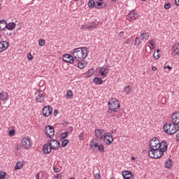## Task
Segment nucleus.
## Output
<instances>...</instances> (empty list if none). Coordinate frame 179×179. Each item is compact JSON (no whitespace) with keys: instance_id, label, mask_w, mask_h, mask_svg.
<instances>
[{"instance_id":"f257e3e1","label":"nucleus","mask_w":179,"mask_h":179,"mask_svg":"<svg viewBox=\"0 0 179 179\" xmlns=\"http://www.w3.org/2000/svg\"><path fill=\"white\" fill-rule=\"evenodd\" d=\"M167 143L162 141L161 143L159 138L154 137L150 141V148L148 149V156L151 159H160L164 152L167 150Z\"/></svg>"},{"instance_id":"f03ea898","label":"nucleus","mask_w":179,"mask_h":179,"mask_svg":"<svg viewBox=\"0 0 179 179\" xmlns=\"http://www.w3.org/2000/svg\"><path fill=\"white\" fill-rule=\"evenodd\" d=\"M72 55L76 61L80 62L83 59H86L87 57V50L86 48H75L72 51Z\"/></svg>"},{"instance_id":"7ed1b4c3","label":"nucleus","mask_w":179,"mask_h":179,"mask_svg":"<svg viewBox=\"0 0 179 179\" xmlns=\"http://www.w3.org/2000/svg\"><path fill=\"white\" fill-rule=\"evenodd\" d=\"M164 131L168 135H174L179 131V127L174 124V123H166L163 127Z\"/></svg>"},{"instance_id":"20e7f679","label":"nucleus","mask_w":179,"mask_h":179,"mask_svg":"<svg viewBox=\"0 0 179 179\" xmlns=\"http://www.w3.org/2000/svg\"><path fill=\"white\" fill-rule=\"evenodd\" d=\"M108 106L110 110H108V113H111V111H114L115 113L117 112V110L121 107L120 105V101H118L117 99H112L111 102H108Z\"/></svg>"},{"instance_id":"39448f33","label":"nucleus","mask_w":179,"mask_h":179,"mask_svg":"<svg viewBox=\"0 0 179 179\" xmlns=\"http://www.w3.org/2000/svg\"><path fill=\"white\" fill-rule=\"evenodd\" d=\"M21 144L24 149H30L31 148V139L29 137H25L22 138Z\"/></svg>"},{"instance_id":"423d86ee","label":"nucleus","mask_w":179,"mask_h":179,"mask_svg":"<svg viewBox=\"0 0 179 179\" xmlns=\"http://www.w3.org/2000/svg\"><path fill=\"white\" fill-rule=\"evenodd\" d=\"M45 135L48 136V138H52L54 135L55 134V130L54 129V127L51 125L46 126L45 128Z\"/></svg>"},{"instance_id":"0eeeda50","label":"nucleus","mask_w":179,"mask_h":179,"mask_svg":"<svg viewBox=\"0 0 179 179\" xmlns=\"http://www.w3.org/2000/svg\"><path fill=\"white\" fill-rule=\"evenodd\" d=\"M64 62H67L68 64H73L75 62V57L73 55L65 54L62 57Z\"/></svg>"},{"instance_id":"6e6552de","label":"nucleus","mask_w":179,"mask_h":179,"mask_svg":"<svg viewBox=\"0 0 179 179\" xmlns=\"http://www.w3.org/2000/svg\"><path fill=\"white\" fill-rule=\"evenodd\" d=\"M113 136L111 135V133H106L103 136V142L106 143V145H111L113 143Z\"/></svg>"},{"instance_id":"1a4fd4ad","label":"nucleus","mask_w":179,"mask_h":179,"mask_svg":"<svg viewBox=\"0 0 179 179\" xmlns=\"http://www.w3.org/2000/svg\"><path fill=\"white\" fill-rule=\"evenodd\" d=\"M171 118L172 124L176 125V127H179V111L173 112Z\"/></svg>"},{"instance_id":"9d476101","label":"nucleus","mask_w":179,"mask_h":179,"mask_svg":"<svg viewBox=\"0 0 179 179\" xmlns=\"http://www.w3.org/2000/svg\"><path fill=\"white\" fill-rule=\"evenodd\" d=\"M48 143L53 150H58V149H59V146H61V144L57 140L52 139L50 140Z\"/></svg>"},{"instance_id":"9b49d317","label":"nucleus","mask_w":179,"mask_h":179,"mask_svg":"<svg viewBox=\"0 0 179 179\" xmlns=\"http://www.w3.org/2000/svg\"><path fill=\"white\" fill-rule=\"evenodd\" d=\"M52 113V107H51L50 106H45L43 108V115H44V117H50Z\"/></svg>"},{"instance_id":"f8f14e48","label":"nucleus","mask_w":179,"mask_h":179,"mask_svg":"<svg viewBox=\"0 0 179 179\" xmlns=\"http://www.w3.org/2000/svg\"><path fill=\"white\" fill-rule=\"evenodd\" d=\"M138 19V11L133 10L127 15V20H136Z\"/></svg>"},{"instance_id":"ddd939ff","label":"nucleus","mask_w":179,"mask_h":179,"mask_svg":"<svg viewBox=\"0 0 179 179\" xmlns=\"http://www.w3.org/2000/svg\"><path fill=\"white\" fill-rule=\"evenodd\" d=\"M9 48V43L6 41H0V52H3Z\"/></svg>"},{"instance_id":"4468645a","label":"nucleus","mask_w":179,"mask_h":179,"mask_svg":"<svg viewBox=\"0 0 179 179\" xmlns=\"http://www.w3.org/2000/svg\"><path fill=\"white\" fill-rule=\"evenodd\" d=\"M51 150H52V148L49 143L43 145V152L45 155H50V153H51Z\"/></svg>"},{"instance_id":"2eb2a0df","label":"nucleus","mask_w":179,"mask_h":179,"mask_svg":"<svg viewBox=\"0 0 179 179\" xmlns=\"http://www.w3.org/2000/svg\"><path fill=\"white\" fill-rule=\"evenodd\" d=\"M104 132V130L103 129H95V136L97 139H103L104 138V134H103Z\"/></svg>"},{"instance_id":"dca6fc26","label":"nucleus","mask_w":179,"mask_h":179,"mask_svg":"<svg viewBox=\"0 0 179 179\" xmlns=\"http://www.w3.org/2000/svg\"><path fill=\"white\" fill-rule=\"evenodd\" d=\"M108 68L107 67H101L99 69V75H101V76H103V78H107V74L108 73Z\"/></svg>"},{"instance_id":"f3484780","label":"nucleus","mask_w":179,"mask_h":179,"mask_svg":"<svg viewBox=\"0 0 179 179\" xmlns=\"http://www.w3.org/2000/svg\"><path fill=\"white\" fill-rule=\"evenodd\" d=\"M0 100H2V101H7V100H9V95H8V92H0Z\"/></svg>"},{"instance_id":"a211bd4d","label":"nucleus","mask_w":179,"mask_h":179,"mask_svg":"<svg viewBox=\"0 0 179 179\" xmlns=\"http://www.w3.org/2000/svg\"><path fill=\"white\" fill-rule=\"evenodd\" d=\"M149 32L146 31H143L141 33L140 37H141V40H142L143 41V40H148V38H149Z\"/></svg>"},{"instance_id":"6ab92c4d","label":"nucleus","mask_w":179,"mask_h":179,"mask_svg":"<svg viewBox=\"0 0 179 179\" xmlns=\"http://www.w3.org/2000/svg\"><path fill=\"white\" fill-rule=\"evenodd\" d=\"M122 176L124 179H131V177H132V173L129 171H122Z\"/></svg>"},{"instance_id":"aec40b11","label":"nucleus","mask_w":179,"mask_h":179,"mask_svg":"<svg viewBox=\"0 0 179 179\" xmlns=\"http://www.w3.org/2000/svg\"><path fill=\"white\" fill-rule=\"evenodd\" d=\"M45 98V96H44V94H39L38 95H37L36 100L37 103H44Z\"/></svg>"},{"instance_id":"412c9836","label":"nucleus","mask_w":179,"mask_h":179,"mask_svg":"<svg viewBox=\"0 0 179 179\" xmlns=\"http://www.w3.org/2000/svg\"><path fill=\"white\" fill-rule=\"evenodd\" d=\"M88 6L90 8V9H93V8H96V9H99V7L96 6V2H94V0H90L88 1Z\"/></svg>"},{"instance_id":"4be33fe9","label":"nucleus","mask_w":179,"mask_h":179,"mask_svg":"<svg viewBox=\"0 0 179 179\" xmlns=\"http://www.w3.org/2000/svg\"><path fill=\"white\" fill-rule=\"evenodd\" d=\"M96 6H97L98 9H101L103 8H106V6H107V3L103 1H96Z\"/></svg>"},{"instance_id":"5701e85b","label":"nucleus","mask_w":179,"mask_h":179,"mask_svg":"<svg viewBox=\"0 0 179 179\" xmlns=\"http://www.w3.org/2000/svg\"><path fill=\"white\" fill-rule=\"evenodd\" d=\"M6 29V20H0V31L5 30Z\"/></svg>"},{"instance_id":"b1692460","label":"nucleus","mask_w":179,"mask_h":179,"mask_svg":"<svg viewBox=\"0 0 179 179\" xmlns=\"http://www.w3.org/2000/svg\"><path fill=\"white\" fill-rule=\"evenodd\" d=\"M16 27V24L15 22H9L8 24H6V29L8 30H13Z\"/></svg>"},{"instance_id":"393cba45","label":"nucleus","mask_w":179,"mask_h":179,"mask_svg":"<svg viewBox=\"0 0 179 179\" xmlns=\"http://www.w3.org/2000/svg\"><path fill=\"white\" fill-rule=\"evenodd\" d=\"M165 167L166 169H171L173 167V161L171 159H167L165 162Z\"/></svg>"},{"instance_id":"a878e982","label":"nucleus","mask_w":179,"mask_h":179,"mask_svg":"<svg viewBox=\"0 0 179 179\" xmlns=\"http://www.w3.org/2000/svg\"><path fill=\"white\" fill-rule=\"evenodd\" d=\"M93 82L96 85H102L103 84V80L99 77H95L93 80Z\"/></svg>"},{"instance_id":"bb28decb","label":"nucleus","mask_w":179,"mask_h":179,"mask_svg":"<svg viewBox=\"0 0 179 179\" xmlns=\"http://www.w3.org/2000/svg\"><path fill=\"white\" fill-rule=\"evenodd\" d=\"M148 44H150L151 45V47H150V50H155V48H156V42H155V39L150 40Z\"/></svg>"},{"instance_id":"cd10ccee","label":"nucleus","mask_w":179,"mask_h":179,"mask_svg":"<svg viewBox=\"0 0 179 179\" xmlns=\"http://www.w3.org/2000/svg\"><path fill=\"white\" fill-rule=\"evenodd\" d=\"M160 50L159 49L157 50V51H155L153 53V57L155 59H159L160 58Z\"/></svg>"},{"instance_id":"c85d7f7f","label":"nucleus","mask_w":179,"mask_h":179,"mask_svg":"<svg viewBox=\"0 0 179 179\" xmlns=\"http://www.w3.org/2000/svg\"><path fill=\"white\" fill-rule=\"evenodd\" d=\"M97 26V23H92V24L87 26V30H93L94 29H96Z\"/></svg>"},{"instance_id":"c756f323","label":"nucleus","mask_w":179,"mask_h":179,"mask_svg":"<svg viewBox=\"0 0 179 179\" xmlns=\"http://www.w3.org/2000/svg\"><path fill=\"white\" fill-rule=\"evenodd\" d=\"M23 167V163L18 162L15 166V170H20Z\"/></svg>"},{"instance_id":"7c9ffc66","label":"nucleus","mask_w":179,"mask_h":179,"mask_svg":"<svg viewBox=\"0 0 179 179\" xmlns=\"http://www.w3.org/2000/svg\"><path fill=\"white\" fill-rule=\"evenodd\" d=\"M142 43V41H141V39H139V37H136L134 45H136V47H138V45H141Z\"/></svg>"},{"instance_id":"2f4dec72","label":"nucleus","mask_w":179,"mask_h":179,"mask_svg":"<svg viewBox=\"0 0 179 179\" xmlns=\"http://www.w3.org/2000/svg\"><path fill=\"white\" fill-rule=\"evenodd\" d=\"M98 147H99V143H94L92 141L90 144V148H91V149H94V148H98Z\"/></svg>"},{"instance_id":"473e14b6","label":"nucleus","mask_w":179,"mask_h":179,"mask_svg":"<svg viewBox=\"0 0 179 179\" xmlns=\"http://www.w3.org/2000/svg\"><path fill=\"white\" fill-rule=\"evenodd\" d=\"M94 73V69H90L88 70L87 77L90 78V76H92Z\"/></svg>"},{"instance_id":"72a5a7b5","label":"nucleus","mask_w":179,"mask_h":179,"mask_svg":"<svg viewBox=\"0 0 179 179\" xmlns=\"http://www.w3.org/2000/svg\"><path fill=\"white\" fill-rule=\"evenodd\" d=\"M6 178V172L1 171L0 172V179H5Z\"/></svg>"},{"instance_id":"f704fd0d","label":"nucleus","mask_w":179,"mask_h":179,"mask_svg":"<svg viewBox=\"0 0 179 179\" xmlns=\"http://www.w3.org/2000/svg\"><path fill=\"white\" fill-rule=\"evenodd\" d=\"M66 96L69 99H72V97H73V92H72V90H69L66 93Z\"/></svg>"},{"instance_id":"c9c22d12","label":"nucleus","mask_w":179,"mask_h":179,"mask_svg":"<svg viewBox=\"0 0 179 179\" xmlns=\"http://www.w3.org/2000/svg\"><path fill=\"white\" fill-rule=\"evenodd\" d=\"M68 135H69V132H68V131H65V132L62 133L61 135L62 139H65V138L68 137Z\"/></svg>"},{"instance_id":"e433bc0d","label":"nucleus","mask_w":179,"mask_h":179,"mask_svg":"<svg viewBox=\"0 0 179 179\" xmlns=\"http://www.w3.org/2000/svg\"><path fill=\"white\" fill-rule=\"evenodd\" d=\"M97 148H98L99 152H100L101 153L104 152V145H98Z\"/></svg>"},{"instance_id":"4c0bfd02","label":"nucleus","mask_w":179,"mask_h":179,"mask_svg":"<svg viewBox=\"0 0 179 179\" xmlns=\"http://www.w3.org/2000/svg\"><path fill=\"white\" fill-rule=\"evenodd\" d=\"M38 44L40 45V47H44V45L45 44V41L44 39H40L38 41Z\"/></svg>"},{"instance_id":"58836bf2","label":"nucleus","mask_w":179,"mask_h":179,"mask_svg":"<svg viewBox=\"0 0 179 179\" xmlns=\"http://www.w3.org/2000/svg\"><path fill=\"white\" fill-rule=\"evenodd\" d=\"M86 66V65L82 62H78V68H79L80 69H83V68H85Z\"/></svg>"},{"instance_id":"ea45409f","label":"nucleus","mask_w":179,"mask_h":179,"mask_svg":"<svg viewBox=\"0 0 179 179\" xmlns=\"http://www.w3.org/2000/svg\"><path fill=\"white\" fill-rule=\"evenodd\" d=\"M68 142H69V141H68V140L63 141L62 143V147L66 148V146L68 145Z\"/></svg>"},{"instance_id":"a19ab883","label":"nucleus","mask_w":179,"mask_h":179,"mask_svg":"<svg viewBox=\"0 0 179 179\" xmlns=\"http://www.w3.org/2000/svg\"><path fill=\"white\" fill-rule=\"evenodd\" d=\"M124 92H127V94L131 92V88L129 85L125 87Z\"/></svg>"},{"instance_id":"79ce46f5","label":"nucleus","mask_w":179,"mask_h":179,"mask_svg":"<svg viewBox=\"0 0 179 179\" xmlns=\"http://www.w3.org/2000/svg\"><path fill=\"white\" fill-rule=\"evenodd\" d=\"M164 7L165 9H170V8H171V4L170 3H165Z\"/></svg>"},{"instance_id":"37998d69","label":"nucleus","mask_w":179,"mask_h":179,"mask_svg":"<svg viewBox=\"0 0 179 179\" xmlns=\"http://www.w3.org/2000/svg\"><path fill=\"white\" fill-rule=\"evenodd\" d=\"M55 179H62V173H57L55 176Z\"/></svg>"},{"instance_id":"c03bdc74","label":"nucleus","mask_w":179,"mask_h":179,"mask_svg":"<svg viewBox=\"0 0 179 179\" xmlns=\"http://www.w3.org/2000/svg\"><path fill=\"white\" fill-rule=\"evenodd\" d=\"M53 170H54L55 173H59L61 171V169L57 168L55 166H53Z\"/></svg>"},{"instance_id":"a18cd8bd","label":"nucleus","mask_w":179,"mask_h":179,"mask_svg":"<svg viewBox=\"0 0 179 179\" xmlns=\"http://www.w3.org/2000/svg\"><path fill=\"white\" fill-rule=\"evenodd\" d=\"M85 135V133L82 132L81 134H79L78 138L80 139V141H83V136Z\"/></svg>"},{"instance_id":"49530a36","label":"nucleus","mask_w":179,"mask_h":179,"mask_svg":"<svg viewBox=\"0 0 179 179\" xmlns=\"http://www.w3.org/2000/svg\"><path fill=\"white\" fill-rule=\"evenodd\" d=\"M15 135V130L11 129L9 131V136H13Z\"/></svg>"},{"instance_id":"de8ad7c7","label":"nucleus","mask_w":179,"mask_h":179,"mask_svg":"<svg viewBox=\"0 0 179 179\" xmlns=\"http://www.w3.org/2000/svg\"><path fill=\"white\" fill-rule=\"evenodd\" d=\"M94 178L95 179H101V176H100L99 173H96L94 175Z\"/></svg>"},{"instance_id":"09e8293b","label":"nucleus","mask_w":179,"mask_h":179,"mask_svg":"<svg viewBox=\"0 0 179 179\" xmlns=\"http://www.w3.org/2000/svg\"><path fill=\"white\" fill-rule=\"evenodd\" d=\"M81 29L82 30H88L87 29V25H82L81 26Z\"/></svg>"},{"instance_id":"8fccbe9b","label":"nucleus","mask_w":179,"mask_h":179,"mask_svg":"<svg viewBox=\"0 0 179 179\" xmlns=\"http://www.w3.org/2000/svg\"><path fill=\"white\" fill-rule=\"evenodd\" d=\"M27 58L29 61H31L33 59V56L31 54L28 55Z\"/></svg>"},{"instance_id":"3c124183","label":"nucleus","mask_w":179,"mask_h":179,"mask_svg":"<svg viewBox=\"0 0 179 179\" xmlns=\"http://www.w3.org/2000/svg\"><path fill=\"white\" fill-rule=\"evenodd\" d=\"M130 43H131V40H129V38H127L126 41L124 43V45H125V44H129Z\"/></svg>"},{"instance_id":"603ef678","label":"nucleus","mask_w":179,"mask_h":179,"mask_svg":"<svg viewBox=\"0 0 179 179\" xmlns=\"http://www.w3.org/2000/svg\"><path fill=\"white\" fill-rule=\"evenodd\" d=\"M164 68H165V69H169V71H171V69H172V68H171V66H170V65H168V66H165Z\"/></svg>"},{"instance_id":"864d4df0","label":"nucleus","mask_w":179,"mask_h":179,"mask_svg":"<svg viewBox=\"0 0 179 179\" xmlns=\"http://www.w3.org/2000/svg\"><path fill=\"white\" fill-rule=\"evenodd\" d=\"M54 115H55V117H57V115H58V110H55Z\"/></svg>"},{"instance_id":"5fc2aeb1","label":"nucleus","mask_w":179,"mask_h":179,"mask_svg":"<svg viewBox=\"0 0 179 179\" xmlns=\"http://www.w3.org/2000/svg\"><path fill=\"white\" fill-rule=\"evenodd\" d=\"M175 5H176V6H179V0H175Z\"/></svg>"},{"instance_id":"6e6d98bb","label":"nucleus","mask_w":179,"mask_h":179,"mask_svg":"<svg viewBox=\"0 0 179 179\" xmlns=\"http://www.w3.org/2000/svg\"><path fill=\"white\" fill-rule=\"evenodd\" d=\"M119 36H120V37H123L124 36V31H120L119 33Z\"/></svg>"},{"instance_id":"4d7b16f0","label":"nucleus","mask_w":179,"mask_h":179,"mask_svg":"<svg viewBox=\"0 0 179 179\" xmlns=\"http://www.w3.org/2000/svg\"><path fill=\"white\" fill-rule=\"evenodd\" d=\"M176 141L179 142V132L176 134Z\"/></svg>"},{"instance_id":"13d9d810","label":"nucleus","mask_w":179,"mask_h":179,"mask_svg":"<svg viewBox=\"0 0 179 179\" xmlns=\"http://www.w3.org/2000/svg\"><path fill=\"white\" fill-rule=\"evenodd\" d=\"M36 179H40V173H39L36 174Z\"/></svg>"},{"instance_id":"bf43d9fd","label":"nucleus","mask_w":179,"mask_h":179,"mask_svg":"<svg viewBox=\"0 0 179 179\" xmlns=\"http://www.w3.org/2000/svg\"><path fill=\"white\" fill-rule=\"evenodd\" d=\"M173 51H177L178 50V48H177L176 46H173Z\"/></svg>"},{"instance_id":"052dcab7","label":"nucleus","mask_w":179,"mask_h":179,"mask_svg":"<svg viewBox=\"0 0 179 179\" xmlns=\"http://www.w3.org/2000/svg\"><path fill=\"white\" fill-rule=\"evenodd\" d=\"M152 71H157V68L156 66H152Z\"/></svg>"},{"instance_id":"680f3d73","label":"nucleus","mask_w":179,"mask_h":179,"mask_svg":"<svg viewBox=\"0 0 179 179\" xmlns=\"http://www.w3.org/2000/svg\"><path fill=\"white\" fill-rule=\"evenodd\" d=\"M131 160L132 161L135 160V157H131Z\"/></svg>"},{"instance_id":"e2e57ef3","label":"nucleus","mask_w":179,"mask_h":179,"mask_svg":"<svg viewBox=\"0 0 179 179\" xmlns=\"http://www.w3.org/2000/svg\"><path fill=\"white\" fill-rule=\"evenodd\" d=\"M113 1V2H115V1H117V0H112Z\"/></svg>"},{"instance_id":"0e129e2a","label":"nucleus","mask_w":179,"mask_h":179,"mask_svg":"<svg viewBox=\"0 0 179 179\" xmlns=\"http://www.w3.org/2000/svg\"><path fill=\"white\" fill-rule=\"evenodd\" d=\"M98 1H104V0H98Z\"/></svg>"},{"instance_id":"69168bd1","label":"nucleus","mask_w":179,"mask_h":179,"mask_svg":"<svg viewBox=\"0 0 179 179\" xmlns=\"http://www.w3.org/2000/svg\"><path fill=\"white\" fill-rule=\"evenodd\" d=\"M141 1H143V2H145L146 0H141Z\"/></svg>"},{"instance_id":"338daca9","label":"nucleus","mask_w":179,"mask_h":179,"mask_svg":"<svg viewBox=\"0 0 179 179\" xmlns=\"http://www.w3.org/2000/svg\"><path fill=\"white\" fill-rule=\"evenodd\" d=\"M74 1H78V0H74Z\"/></svg>"}]
</instances>
